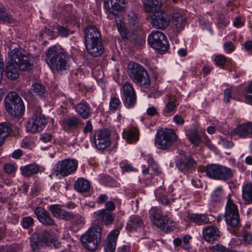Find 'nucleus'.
Masks as SVG:
<instances>
[{
	"mask_svg": "<svg viewBox=\"0 0 252 252\" xmlns=\"http://www.w3.org/2000/svg\"><path fill=\"white\" fill-rule=\"evenodd\" d=\"M215 61L218 65L222 66L226 63V58L223 55H219L216 57Z\"/></svg>",
	"mask_w": 252,
	"mask_h": 252,
	"instance_id": "obj_56",
	"label": "nucleus"
},
{
	"mask_svg": "<svg viewBox=\"0 0 252 252\" xmlns=\"http://www.w3.org/2000/svg\"><path fill=\"white\" fill-rule=\"evenodd\" d=\"M185 132L188 140L193 146H199L201 142V138L197 129H186Z\"/></svg>",
	"mask_w": 252,
	"mask_h": 252,
	"instance_id": "obj_27",
	"label": "nucleus"
},
{
	"mask_svg": "<svg viewBox=\"0 0 252 252\" xmlns=\"http://www.w3.org/2000/svg\"><path fill=\"white\" fill-rule=\"evenodd\" d=\"M233 25L236 28H240L244 25V22L241 20L240 17H236L233 22Z\"/></svg>",
	"mask_w": 252,
	"mask_h": 252,
	"instance_id": "obj_63",
	"label": "nucleus"
},
{
	"mask_svg": "<svg viewBox=\"0 0 252 252\" xmlns=\"http://www.w3.org/2000/svg\"><path fill=\"white\" fill-rule=\"evenodd\" d=\"M170 20L167 14L162 11H158L152 15L151 24L156 29L163 30L169 25Z\"/></svg>",
	"mask_w": 252,
	"mask_h": 252,
	"instance_id": "obj_16",
	"label": "nucleus"
},
{
	"mask_svg": "<svg viewBox=\"0 0 252 252\" xmlns=\"http://www.w3.org/2000/svg\"><path fill=\"white\" fill-rule=\"evenodd\" d=\"M20 250V246L18 244H13L7 246L5 248L6 252H18Z\"/></svg>",
	"mask_w": 252,
	"mask_h": 252,
	"instance_id": "obj_51",
	"label": "nucleus"
},
{
	"mask_svg": "<svg viewBox=\"0 0 252 252\" xmlns=\"http://www.w3.org/2000/svg\"><path fill=\"white\" fill-rule=\"evenodd\" d=\"M101 232V228L99 226L90 228L81 237L83 247L89 251H95L100 244Z\"/></svg>",
	"mask_w": 252,
	"mask_h": 252,
	"instance_id": "obj_5",
	"label": "nucleus"
},
{
	"mask_svg": "<svg viewBox=\"0 0 252 252\" xmlns=\"http://www.w3.org/2000/svg\"><path fill=\"white\" fill-rule=\"evenodd\" d=\"M121 168L122 171L124 172H135L137 171V170L135 169L131 164H126L124 166H122Z\"/></svg>",
	"mask_w": 252,
	"mask_h": 252,
	"instance_id": "obj_61",
	"label": "nucleus"
},
{
	"mask_svg": "<svg viewBox=\"0 0 252 252\" xmlns=\"http://www.w3.org/2000/svg\"><path fill=\"white\" fill-rule=\"evenodd\" d=\"M143 222L138 216H131L127 223L126 227L130 231H138L142 228Z\"/></svg>",
	"mask_w": 252,
	"mask_h": 252,
	"instance_id": "obj_32",
	"label": "nucleus"
},
{
	"mask_svg": "<svg viewBox=\"0 0 252 252\" xmlns=\"http://www.w3.org/2000/svg\"><path fill=\"white\" fill-rule=\"evenodd\" d=\"M40 140L44 143L50 142L52 139V136L50 134L43 133L40 138Z\"/></svg>",
	"mask_w": 252,
	"mask_h": 252,
	"instance_id": "obj_62",
	"label": "nucleus"
},
{
	"mask_svg": "<svg viewBox=\"0 0 252 252\" xmlns=\"http://www.w3.org/2000/svg\"><path fill=\"white\" fill-rule=\"evenodd\" d=\"M148 163L151 166L153 169L157 173L160 174L161 173V171L159 167L158 164L155 161L153 158H149L148 159Z\"/></svg>",
	"mask_w": 252,
	"mask_h": 252,
	"instance_id": "obj_53",
	"label": "nucleus"
},
{
	"mask_svg": "<svg viewBox=\"0 0 252 252\" xmlns=\"http://www.w3.org/2000/svg\"><path fill=\"white\" fill-rule=\"evenodd\" d=\"M188 218L191 221L198 225H204L210 222L207 215L202 214H189Z\"/></svg>",
	"mask_w": 252,
	"mask_h": 252,
	"instance_id": "obj_34",
	"label": "nucleus"
},
{
	"mask_svg": "<svg viewBox=\"0 0 252 252\" xmlns=\"http://www.w3.org/2000/svg\"><path fill=\"white\" fill-rule=\"evenodd\" d=\"M242 197L245 204L252 203V183L246 182L243 184L242 187Z\"/></svg>",
	"mask_w": 252,
	"mask_h": 252,
	"instance_id": "obj_33",
	"label": "nucleus"
},
{
	"mask_svg": "<svg viewBox=\"0 0 252 252\" xmlns=\"http://www.w3.org/2000/svg\"><path fill=\"white\" fill-rule=\"evenodd\" d=\"M205 173L210 178L221 181L228 180L233 175L231 169L219 164L207 165Z\"/></svg>",
	"mask_w": 252,
	"mask_h": 252,
	"instance_id": "obj_8",
	"label": "nucleus"
},
{
	"mask_svg": "<svg viewBox=\"0 0 252 252\" xmlns=\"http://www.w3.org/2000/svg\"><path fill=\"white\" fill-rule=\"evenodd\" d=\"M13 21L12 16L6 12L4 7L0 4V21L11 23Z\"/></svg>",
	"mask_w": 252,
	"mask_h": 252,
	"instance_id": "obj_41",
	"label": "nucleus"
},
{
	"mask_svg": "<svg viewBox=\"0 0 252 252\" xmlns=\"http://www.w3.org/2000/svg\"><path fill=\"white\" fill-rule=\"evenodd\" d=\"M173 121L178 125H183L185 123V120L180 115L177 114L173 118Z\"/></svg>",
	"mask_w": 252,
	"mask_h": 252,
	"instance_id": "obj_59",
	"label": "nucleus"
},
{
	"mask_svg": "<svg viewBox=\"0 0 252 252\" xmlns=\"http://www.w3.org/2000/svg\"><path fill=\"white\" fill-rule=\"evenodd\" d=\"M229 23V20L223 16H220L219 19L218 25L220 28L225 27Z\"/></svg>",
	"mask_w": 252,
	"mask_h": 252,
	"instance_id": "obj_55",
	"label": "nucleus"
},
{
	"mask_svg": "<svg viewBox=\"0 0 252 252\" xmlns=\"http://www.w3.org/2000/svg\"><path fill=\"white\" fill-rule=\"evenodd\" d=\"M11 131V124L10 123L3 122L0 124V146Z\"/></svg>",
	"mask_w": 252,
	"mask_h": 252,
	"instance_id": "obj_36",
	"label": "nucleus"
},
{
	"mask_svg": "<svg viewBox=\"0 0 252 252\" xmlns=\"http://www.w3.org/2000/svg\"><path fill=\"white\" fill-rule=\"evenodd\" d=\"M223 189L222 187L217 188L211 195V198L213 202H220L223 198Z\"/></svg>",
	"mask_w": 252,
	"mask_h": 252,
	"instance_id": "obj_40",
	"label": "nucleus"
},
{
	"mask_svg": "<svg viewBox=\"0 0 252 252\" xmlns=\"http://www.w3.org/2000/svg\"><path fill=\"white\" fill-rule=\"evenodd\" d=\"M224 217L227 224L229 226L237 227L239 225L240 220L238 209L229 196H228L226 204Z\"/></svg>",
	"mask_w": 252,
	"mask_h": 252,
	"instance_id": "obj_11",
	"label": "nucleus"
},
{
	"mask_svg": "<svg viewBox=\"0 0 252 252\" xmlns=\"http://www.w3.org/2000/svg\"><path fill=\"white\" fill-rule=\"evenodd\" d=\"M231 98V91L230 89H226L224 92V101L225 103H228Z\"/></svg>",
	"mask_w": 252,
	"mask_h": 252,
	"instance_id": "obj_60",
	"label": "nucleus"
},
{
	"mask_svg": "<svg viewBox=\"0 0 252 252\" xmlns=\"http://www.w3.org/2000/svg\"><path fill=\"white\" fill-rule=\"evenodd\" d=\"M119 234L120 231L118 229H114L109 233L106 243L104 245L105 252H115Z\"/></svg>",
	"mask_w": 252,
	"mask_h": 252,
	"instance_id": "obj_22",
	"label": "nucleus"
},
{
	"mask_svg": "<svg viewBox=\"0 0 252 252\" xmlns=\"http://www.w3.org/2000/svg\"><path fill=\"white\" fill-rule=\"evenodd\" d=\"M121 102L118 98L112 97L109 102V111L112 113L115 112L121 107Z\"/></svg>",
	"mask_w": 252,
	"mask_h": 252,
	"instance_id": "obj_42",
	"label": "nucleus"
},
{
	"mask_svg": "<svg viewBox=\"0 0 252 252\" xmlns=\"http://www.w3.org/2000/svg\"><path fill=\"white\" fill-rule=\"evenodd\" d=\"M7 112L15 117H20L24 113L25 106L20 96L15 92L10 93L5 99Z\"/></svg>",
	"mask_w": 252,
	"mask_h": 252,
	"instance_id": "obj_6",
	"label": "nucleus"
},
{
	"mask_svg": "<svg viewBox=\"0 0 252 252\" xmlns=\"http://www.w3.org/2000/svg\"><path fill=\"white\" fill-rule=\"evenodd\" d=\"M44 242V245L50 246L51 244L57 240V236L52 232L47 230L43 231L39 236Z\"/></svg>",
	"mask_w": 252,
	"mask_h": 252,
	"instance_id": "obj_37",
	"label": "nucleus"
},
{
	"mask_svg": "<svg viewBox=\"0 0 252 252\" xmlns=\"http://www.w3.org/2000/svg\"><path fill=\"white\" fill-rule=\"evenodd\" d=\"M85 43L101 40L100 33L94 26H89L84 30Z\"/></svg>",
	"mask_w": 252,
	"mask_h": 252,
	"instance_id": "obj_23",
	"label": "nucleus"
},
{
	"mask_svg": "<svg viewBox=\"0 0 252 252\" xmlns=\"http://www.w3.org/2000/svg\"><path fill=\"white\" fill-rule=\"evenodd\" d=\"M127 73L133 82L141 88L147 89L151 85L148 72L141 65L130 62L127 64Z\"/></svg>",
	"mask_w": 252,
	"mask_h": 252,
	"instance_id": "obj_3",
	"label": "nucleus"
},
{
	"mask_svg": "<svg viewBox=\"0 0 252 252\" xmlns=\"http://www.w3.org/2000/svg\"><path fill=\"white\" fill-rule=\"evenodd\" d=\"M57 31L59 34L62 37H67L73 33V31L69 30L66 27L61 26L57 27Z\"/></svg>",
	"mask_w": 252,
	"mask_h": 252,
	"instance_id": "obj_48",
	"label": "nucleus"
},
{
	"mask_svg": "<svg viewBox=\"0 0 252 252\" xmlns=\"http://www.w3.org/2000/svg\"><path fill=\"white\" fill-rule=\"evenodd\" d=\"M245 97L247 103L252 105V81L246 89Z\"/></svg>",
	"mask_w": 252,
	"mask_h": 252,
	"instance_id": "obj_45",
	"label": "nucleus"
},
{
	"mask_svg": "<svg viewBox=\"0 0 252 252\" xmlns=\"http://www.w3.org/2000/svg\"><path fill=\"white\" fill-rule=\"evenodd\" d=\"M4 171L7 174H10L14 173L16 171L15 166L11 164H6L3 167Z\"/></svg>",
	"mask_w": 252,
	"mask_h": 252,
	"instance_id": "obj_57",
	"label": "nucleus"
},
{
	"mask_svg": "<svg viewBox=\"0 0 252 252\" xmlns=\"http://www.w3.org/2000/svg\"><path fill=\"white\" fill-rule=\"evenodd\" d=\"M91 185L85 178H79L74 182V188L75 190L80 193H87L90 191Z\"/></svg>",
	"mask_w": 252,
	"mask_h": 252,
	"instance_id": "obj_28",
	"label": "nucleus"
},
{
	"mask_svg": "<svg viewBox=\"0 0 252 252\" xmlns=\"http://www.w3.org/2000/svg\"><path fill=\"white\" fill-rule=\"evenodd\" d=\"M39 170V166L35 163L29 164L20 167L21 174L25 177H29L32 174H36Z\"/></svg>",
	"mask_w": 252,
	"mask_h": 252,
	"instance_id": "obj_35",
	"label": "nucleus"
},
{
	"mask_svg": "<svg viewBox=\"0 0 252 252\" xmlns=\"http://www.w3.org/2000/svg\"><path fill=\"white\" fill-rule=\"evenodd\" d=\"M148 42L149 45L160 53L166 52L168 44L165 35L161 32L153 31L149 35Z\"/></svg>",
	"mask_w": 252,
	"mask_h": 252,
	"instance_id": "obj_9",
	"label": "nucleus"
},
{
	"mask_svg": "<svg viewBox=\"0 0 252 252\" xmlns=\"http://www.w3.org/2000/svg\"><path fill=\"white\" fill-rule=\"evenodd\" d=\"M30 242L31 248L34 252L37 251L40 248L44 246V242H42L40 237L37 234L32 235Z\"/></svg>",
	"mask_w": 252,
	"mask_h": 252,
	"instance_id": "obj_39",
	"label": "nucleus"
},
{
	"mask_svg": "<svg viewBox=\"0 0 252 252\" xmlns=\"http://www.w3.org/2000/svg\"><path fill=\"white\" fill-rule=\"evenodd\" d=\"M224 50L227 53H230L235 49V46L231 41H226L223 44Z\"/></svg>",
	"mask_w": 252,
	"mask_h": 252,
	"instance_id": "obj_52",
	"label": "nucleus"
},
{
	"mask_svg": "<svg viewBox=\"0 0 252 252\" xmlns=\"http://www.w3.org/2000/svg\"><path fill=\"white\" fill-rule=\"evenodd\" d=\"M105 209H104V210H107L111 212V211H113L115 209L116 207L113 201H107L105 203Z\"/></svg>",
	"mask_w": 252,
	"mask_h": 252,
	"instance_id": "obj_64",
	"label": "nucleus"
},
{
	"mask_svg": "<svg viewBox=\"0 0 252 252\" xmlns=\"http://www.w3.org/2000/svg\"><path fill=\"white\" fill-rule=\"evenodd\" d=\"M47 120L45 116L39 117H32L27 125V130L32 133L41 131L47 125Z\"/></svg>",
	"mask_w": 252,
	"mask_h": 252,
	"instance_id": "obj_17",
	"label": "nucleus"
},
{
	"mask_svg": "<svg viewBox=\"0 0 252 252\" xmlns=\"http://www.w3.org/2000/svg\"><path fill=\"white\" fill-rule=\"evenodd\" d=\"M232 136H238L239 137L245 138L249 135L248 126L246 123L237 126L231 131Z\"/></svg>",
	"mask_w": 252,
	"mask_h": 252,
	"instance_id": "obj_38",
	"label": "nucleus"
},
{
	"mask_svg": "<svg viewBox=\"0 0 252 252\" xmlns=\"http://www.w3.org/2000/svg\"><path fill=\"white\" fill-rule=\"evenodd\" d=\"M38 220L42 224L47 225H54L55 221L52 219L50 214L44 208L38 207L34 211Z\"/></svg>",
	"mask_w": 252,
	"mask_h": 252,
	"instance_id": "obj_20",
	"label": "nucleus"
},
{
	"mask_svg": "<svg viewBox=\"0 0 252 252\" xmlns=\"http://www.w3.org/2000/svg\"><path fill=\"white\" fill-rule=\"evenodd\" d=\"M178 105V104L176 100H171L169 99V101L165 106L163 112L165 113L174 112Z\"/></svg>",
	"mask_w": 252,
	"mask_h": 252,
	"instance_id": "obj_43",
	"label": "nucleus"
},
{
	"mask_svg": "<svg viewBox=\"0 0 252 252\" xmlns=\"http://www.w3.org/2000/svg\"><path fill=\"white\" fill-rule=\"evenodd\" d=\"M117 27L118 31L120 33L122 37L123 38H125L126 36V32L125 29V27L123 23H122L121 21H120L119 23H117Z\"/></svg>",
	"mask_w": 252,
	"mask_h": 252,
	"instance_id": "obj_54",
	"label": "nucleus"
},
{
	"mask_svg": "<svg viewBox=\"0 0 252 252\" xmlns=\"http://www.w3.org/2000/svg\"><path fill=\"white\" fill-rule=\"evenodd\" d=\"M50 210L55 217L62 219H69L72 216L71 212H66L62 209L59 205H52L50 207Z\"/></svg>",
	"mask_w": 252,
	"mask_h": 252,
	"instance_id": "obj_31",
	"label": "nucleus"
},
{
	"mask_svg": "<svg viewBox=\"0 0 252 252\" xmlns=\"http://www.w3.org/2000/svg\"><path fill=\"white\" fill-rule=\"evenodd\" d=\"M21 223L23 228L28 229L33 225L34 220L31 217H26L23 218Z\"/></svg>",
	"mask_w": 252,
	"mask_h": 252,
	"instance_id": "obj_47",
	"label": "nucleus"
},
{
	"mask_svg": "<svg viewBox=\"0 0 252 252\" xmlns=\"http://www.w3.org/2000/svg\"><path fill=\"white\" fill-rule=\"evenodd\" d=\"M74 108L75 112L82 119H87L91 115V107L89 103L84 100L77 104Z\"/></svg>",
	"mask_w": 252,
	"mask_h": 252,
	"instance_id": "obj_24",
	"label": "nucleus"
},
{
	"mask_svg": "<svg viewBox=\"0 0 252 252\" xmlns=\"http://www.w3.org/2000/svg\"><path fill=\"white\" fill-rule=\"evenodd\" d=\"M69 56L63 51H59L55 47L49 48L46 52L45 61L52 70L63 73L69 66Z\"/></svg>",
	"mask_w": 252,
	"mask_h": 252,
	"instance_id": "obj_2",
	"label": "nucleus"
},
{
	"mask_svg": "<svg viewBox=\"0 0 252 252\" xmlns=\"http://www.w3.org/2000/svg\"><path fill=\"white\" fill-rule=\"evenodd\" d=\"M32 89L35 94L41 97L43 96L46 92V88L43 85L36 83L32 85Z\"/></svg>",
	"mask_w": 252,
	"mask_h": 252,
	"instance_id": "obj_44",
	"label": "nucleus"
},
{
	"mask_svg": "<svg viewBox=\"0 0 252 252\" xmlns=\"http://www.w3.org/2000/svg\"><path fill=\"white\" fill-rule=\"evenodd\" d=\"M202 235L204 239L209 243L218 241L220 237L219 229L212 225L204 227L202 229Z\"/></svg>",
	"mask_w": 252,
	"mask_h": 252,
	"instance_id": "obj_18",
	"label": "nucleus"
},
{
	"mask_svg": "<svg viewBox=\"0 0 252 252\" xmlns=\"http://www.w3.org/2000/svg\"><path fill=\"white\" fill-rule=\"evenodd\" d=\"M150 218L154 224L162 231L169 232L173 231L175 227L174 222L163 214L161 210L157 207H152L149 211Z\"/></svg>",
	"mask_w": 252,
	"mask_h": 252,
	"instance_id": "obj_7",
	"label": "nucleus"
},
{
	"mask_svg": "<svg viewBox=\"0 0 252 252\" xmlns=\"http://www.w3.org/2000/svg\"><path fill=\"white\" fill-rule=\"evenodd\" d=\"M197 165L196 161L190 157L180 158L176 160V167L184 173H191L194 171Z\"/></svg>",
	"mask_w": 252,
	"mask_h": 252,
	"instance_id": "obj_15",
	"label": "nucleus"
},
{
	"mask_svg": "<svg viewBox=\"0 0 252 252\" xmlns=\"http://www.w3.org/2000/svg\"><path fill=\"white\" fill-rule=\"evenodd\" d=\"M11 60L8 63L5 74L8 78L15 80L18 78V68L22 71L31 69L33 63L30 57L24 51L13 49L11 52Z\"/></svg>",
	"mask_w": 252,
	"mask_h": 252,
	"instance_id": "obj_1",
	"label": "nucleus"
},
{
	"mask_svg": "<svg viewBox=\"0 0 252 252\" xmlns=\"http://www.w3.org/2000/svg\"><path fill=\"white\" fill-rule=\"evenodd\" d=\"M139 130L135 127H131L127 130H125L123 133L124 138L130 144L137 142L139 139Z\"/></svg>",
	"mask_w": 252,
	"mask_h": 252,
	"instance_id": "obj_29",
	"label": "nucleus"
},
{
	"mask_svg": "<svg viewBox=\"0 0 252 252\" xmlns=\"http://www.w3.org/2000/svg\"><path fill=\"white\" fill-rule=\"evenodd\" d=\"M78 166V162L77 160L67 158L56 163L54 170L57 175L66 177L74 173L76 171Z\"/></svg>",
	"mask_w": 252,
	"mask_h": 252,
	"instance_id": "obj_10",
	"label": "nucleus"
},
{
	"mask_svg": "<svg viewBox=\"0 0 252 252\" xmlns=\"http://www.w3.org/2000/svg\"><path fill=\"white\" fill-rule=\"evenodd\" d=\"M104 6L109 13L116 17H121L126 12L125 0H105Z\"/></svg>",
	"mask_w": 252,
	"mask_h": 252,
	"instance_id": "obj_13",
	"label": "nucleus"
},
{
	"mask_svg": "<svg viewBox=\"0 0 252 252\" xmlns=\"http://www.w3.org/2000/svg\"><path fill=\"white\" fill-rule=\"evenodd\" d=\"M124 104L127 108L134 107L136 103V94L131 84L126 82L123 86Z\"/></svg>",
	"mask_w": 252,
	"mask_h": 252,
	"instance_id": "obj_14",
	"label": "nucleus"
},
{
	"mask_svg": "<svg viewBox=\"0 0 252 252\" xmlns=\"http://www.w3.org/2000/svg\"><path fill=\"white\" fill-rule=\"evenodd\" d=\"M83 125V122L75 116H71L64 119L62 121V126L65 130L77 128L79 126Z\"/></svg>",
	"mask_w": 252,
	"mask_h": 252,
	"instance_id": "obj_26",
	"label": "nucleus"
},
{
	"mask_svg": "<svg viewBox=\"0 0 252 252\" xmlns=\"http://www.w3.org/2000/svg\"><path fill=\"white\" fill-rule=\"evenodd\" d=\"M71 215L72 216L69 219H66V220H70L77 225H81L84 223V219L81 216L74 215L72 212Z\"/></svg>",
	"mask_w": 252,
	"mask_h": 252,
	"instance_id": "obj_50",
	"label": "nucleus"
},
{
	"mask_svg": "<svg viewBox=\"0 0 252 252\" xmlns=\"http://www.w3.org/2000/svg\"><path fill=\"white\" fill-rule=\"evenodd\" d=\"M220 144L225 148H230L233 146V143L232 142L223 138L220 139Z\"/></svg>",
	"mask_w": 252,
	"mask_h": 252,
	"instance_id": "obj_58",
	"label": "nucleus"
},
{
	"mask_svg": "<svg viewBox=\"0 0 252 252\" xmlns=\"http://www.w3.org/2000/svg\"><path fill=\"white\" fill-rule=\"evenodd\" d=\"M178 139V136L173 129L161 128L157 132L155 144L158 149L166 150L173 147Z\"/></svg>",
	"mask_w": 252,
	"mask_h": 252,
	"instance_id": "obj_4",
	"label": "nucleus"
},
{
	"mask_svg": "<svg viewBox=\"0 0 252 252\" xmlns=\"http://www.w3.org/2000/svg\"><path fill=\"white\" fill-rule=\"evenodd\" d=\"M94 217L104 225L111 224L115 218V215L107 210L101 209L94 213Z\"/></svg>",
	"mask_w": 252,
	"mask_h": 252,
	"instance_id": "obj_19",
	"label": "nucleus"
},
{
	"mask_svg": "<svg viewBox=\"0 0 252 252\" xmlns=\"http://www.w3.org/2000/svg\"><path fill=\"white\" fill-rule=\"evenodd\" d=\"M110 132L107 129L96 131L93 135V141L95 147L99 150H104L111 144Z\"/></svg>",
	"mask_w": 252,
	"mask_h": 252,
	"instance_id": "obj_12",
	"label": "nucleus"
},
{
	"mask_svg": "<svg viewBox=\"0 0 252 252\" xmlns=\"http://www.w3.org/2000/svg\"><path fill=\"white\" fill-rule=\"evenodd\" d=\"M143 5L147 12H156L161 7V0H143Z\"/></svg>",
	"mask_w": 252,
	"mask_h": 252,
	"instance_id": "obj_30",
	"label": "nucleus"
},
{
	"mask_svg": "<svg viewBox=\"0 0 252 252\" xmlns=\"http://www.w3.org/2000/svg\"><path fill=\"white\" fill-rule=\"evenodd\" d=\"M171 22L172 27L177 32L183 30L186 23L185 19L183 18L181 14L177 12L172 14Z\"/></svg>",
	"mask_w": 252,
	"mask_h": 252,
	"instance_id": "obj_25",
	"label": "nucleus"
},
{
	"mask_svg": "<svg viewBox=\"0 0 252 252\" xmlns=\"http://www.w3.org/2000/svg\"><path fill=\"white\" fill-rule=\"evenodd\" d=\"M213 252H233V251L230 250L221 244H217L210 247Z\"/></svg>",
	"mask_w": 252,
	"mask_h": 252,
	"instance_id": "obj_46",
	"label": "nucleus"
},
{
	"mask_svg": "<svg viewBox=\"0 0 252 252\" xmlns=\"http://www.w3.org/2000/svg\"><path fill=\"white\" fill-rule=\"evenodd\" d=\"M88 52L93 57L100 56L104 51L102 40L85 43Z\"/></svg>",
	"mask_w": 252,
	"mask_h": 252,
	"instance_id": "obj_21",
	"label": "nucleus"
},
{
	"mask_svg": "<svg viewBox=\"0 0 252 252\" xmlns=\"http://www.w3.org/2000/svg\"><path fill=\"white\" fill-rule=\"evenodd\" d=\"M129 25L133 27L138 23V18L136 14L133 11L129 12L127 14Z\"/></svg>",
	"mask_w": 252,
	"mask_h": 252,
	"instance_id": "obj_49",
	"label": "nucleus"
}]
</instances>
